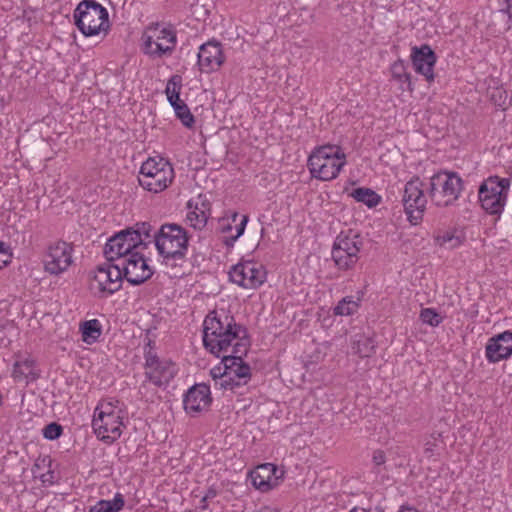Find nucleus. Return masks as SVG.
I'll list each match as a JSON object with an SVG mask.
<instances>
[{
    "mask_svg": "<svg viewBox=\"0 0 512 512\" xmlns=\"http://www.w3.org/2000/svg\"><path fill=\"white\" fill-rule=\"evenodd\" d=\"M500 13L506 14L512 21V0H500Z\"/></svg>",
    "mask_w": 512,
    "mask_h": 512,
    "instance_id": "obj_45",
    "label": "nucleus"
},
{
    "mask_svg": "<svg viewBox=\"0 0 512 512\" xmlns=\"http://www.w3.org/2000/svg\"><path fill=\"white\" fill-rule=\"evenodd\" d=\"M186 220L194 229L201 230L207 223V216L204 211H190L187 214Z\"/></svg>",
    "mask_w": 512,
    "mask_h": 512,
    "instance_id": "obj_38",
    "label": "nucleus"
},
{
    "mask_svg": "<svg viewBox=\"0 0 512 512\" xmlns=\"http://www.w3.org/2000/svg\"><path fill=\"white\" fill-rule=\"evenodd\" d=\"M238 217V213L234 212L231 218H221L218 226L219 231L224 234L229 233L232 230V223H236Z\"/></svg>",
    "mask_w": 512,
    "mask_h": 512,
    "instance_id": "obj_42",
    "label": "nucleus"
},
{
    "mask_svg": "<svg viewBox=\"0 0 512 512\" xmlns=\"http://www.w3.org/2000/svg\"><path fill=\"white\" fill-rule=\"evenodd\" d=\"M182 88V77L180 75H173L167 82L165 93L171 106L182 102L180 99V92Z\"/></svg>",
    "mask_w": 512,
    "mask_h": 512,
    "instance_id": "obj_32",
    "label": "nucleus"
},
{
    "mask_svg": "<svg viewBox=\"0 0 512 512\" xmlns=\"http://www.w3.org/2000/svg\"><path fill=\"white\" fill-rule=\"evenodd\" d=\"M216 495H217V491H216V489H215V488H209V489L207 490V492L205 493V495L202 497V499H201V501H200L201 505H200V507H199V508H200L201 510H206V509H208L207 501H208L209 499H213L214 497H216Z\"/></svg>",
    "mask_w": 512,
    "mask_h": 512,
    "instance_id": "obj_44",
    "label": "nucleus"
},
{
    "mask_svg": "<svg viewBox=\"0 0 512 512\" xmlns=\"http://www.w3.org/2000/svg\"><path fill=\"white\" fill-rule=\"evenodd\" d=\"M352 349L362 358L370 357L375 351V341L371 337L357 334L354 336Z\"/></svg>",
    "mask_w": 512,
    "mask_h": 512,
    "instance_id": "obj_29",
    "label": "nucleus"
},
{
    "mask_svg": "<svg viewBox=\"0 0 512 512\" xmlns=\"http://www.w3.org/2000/svg\"><path fill=\"white\" fill-rule=\"evenodd\" d=\"M238 343L248 345L247 329L224 309L210 311L203 322L204 347L216 357H222Z\"/></svg>",
    "mask_w": 512,
    "mask_h": 512,
    "instance_id": "obj_1",
    "label": "nucleus"
},
{
    "mask_svg": "<svg viewBox=\"0 0 512 512\" xmlns=\"http://www.w3.org/2000/svg\"><path fill=\"white\" fill-rule=\"evenodd\" d=\"M346 163V154L340 146L325 144L312 150L307 167L313 178L330 181L339 175Z\"/></svg>",
    "mask_w": 512,
    "mask_h": 512,
    "instance_id": "obj_3",
    "label": "nucleus"
},
{
    "mask_svg": "<svg viewBox=\"0 0 512 512\" xmlns=\"http://www.w3.org/2000/svg\"><path fill=\"white\" fill-rule=\"evenodd\" d=\"M12 261V254H1L0 253V269L7 266Z\"/></svg>",
    "mask_w": 512,
    "mask_h": 512,
    "instance_id": "obj_49",
    "label": "nucleus"
},
{
    "mask_svg": "<svg viewBox=\"0 0 512 512\" xmlns=\"http://www.w3.org/2000/svg\"><path fill=\"white\" fill-rule=\"evenodd\" d=\"M246 347V343L235 344L231 354L222 356V364L226 367V375L222 378V382H219L221 389L241 393L239 389L250 381L251 368L242 359Z\"/></svg>",
    "mask_w": 512,
    "mask_h": 512,
    "instance_id": "obj_5",
    "label": "nucleus"
},
{
    "mask_svg": "<svg viewBox=\"0 0 512 512\" xmlns=\"http://www.w3.org/2000/svg\"><path fill=\"white\" fill-rule=\"evenodd\" d=\"M37 477L40 478L43 485H52L54 484V472L49 468L46 473H41Z\"/></svg>",
    "mask_w": 512,
    "mask_h": 512,
    "instance_id": "obj_47",
    "label": "nucleus"
},
{
    "mask_svg": "<svg viewBox=\"0 0 512 512\" xmlns=\"http://www.w3.org/2000/svg\"><path fill=\"white\" fill-rule=\"evenodd\" d=\"M399 512H419L416 508L410 506H401Z\"/></svg>",
    "mask_w": 512,
    "mask_h": 512,
    "instance_id": "obj_51",
    "label": "nucleus"
},
{
    "mask_svg": "<svg viewBox=\"0 0 512 512\" xmlns=\"http://www.w3.org/2000/svg\"><path fill=\"white\" fill-rule=\"evenodd\" d=\"M144 358H145V369L149 366H152L155 362L160 360L157 353L154 351V342L147 338V343L144 348Z\"/></svg>",
    "mask_w": 512,
    "mask_h": 512,
    "instance_id": "obj_41",
    "label": "nucleus"
},
{
    "mask_svg": "<svg viewBox=\"0 0 512 512\" xmlns=\"http://www.w3.org/2000/svg\"><path fill=\"white\" fill-rule=\"evenodd\" d=\"M226 367L224 366V369L222 370L221 367H215L211 370V375L215 381V386H219V382H222V378H224V376L226 374Z\"/></svg>",
    "mask_w": 512,
    "mask_h": 512,
    "instance_id": "obj_46",
    "label": "nucleus"
},
{
    "mask_svg": "<svg viewBox=\"0 0 512 512\" xmlns=\"http://www.w3.org/2000/svg\"><path fill=\"white\" fill-rule=\"evenodd\" d=\"M12 376L18 382H32L40 377L39 370L37 369L36 361L30 357H19L14 365Z\"/></svg>",
    "mask_w": 512,
    "mask_h": 512,
    "instance_id": "obj_24",
    "label": "nucleus"
},
{
    "mask_svg": "<svg viewBox=\"0 0 512 512\" xmlns=\"http://www.w3.org/2000/svg\"><path fill=\"white\" fill-rule=\"evenodd\" d=\"M189 236L187 231L175 223H165L154 233V243L158 253H170L179 257L188 249Z\"/></svg>",
    "mask_w": 512,
    "mask_h": 512,
    "instance_id": "obj_11",
    "label": "nucleus"
},
{
    "mask_svg": "<svg viewBox=\"0 0 512 512\" xmlns=\"http://www.w3.org/2000/svg\"><path fill=\"white\" fill-rule=\"evenodd\" d=\"M463 180L456 172L440 171L429 181L428 194L438 207L453 205L461 195Z\"/></svg>",
    "mask_w": 512,
    "mask_h": 512,
    "instance_id": "obj_7",
    "label": "nucleus"
},
{
    "mask_svg": "<svg viewBox=\"0 0 512 512\" xmlns=\"http://www.w3.org/2000/svg\"><path fill=\"white\" fill-rule=\"evenodd\" d=\"M121 270L120 263L107 262V264L98 266L94 278L98 283L99 291L113 294L120 290L122 281L125 279Z\"/></svg>",
    "mask_w": 512,
    "mask_h": 512,
    "instance_id": "obj_17",
    "label": "nucleus"
},
{
    "mask_svg": "<svg viewBox=\"0 0 512 512\" xmlns=\"http://www.w3.org/2000/svg\"><path fill=\"white\" fill-rule=\"evenodd\" d=\"M391 74L394 79L400 82L401 89L403 91L408 90L412 91V82H411V76L409 73L406 72V67L404 64V61L398 60L394 62L391 66Z\"/></svg>",
    "mask_w": 512,
    "mask_h": 512,
    "instance_id": "obj_31",
    "label": "nucleus"
},
{
    "mask_svg": "<svg viewBox=\"0 0 512 512\" xmlns=\"http://www.w3.org/2000/svg\"><path fill=\"white\" fill-rule=\"evenodd\" d=\"M159 254L163 257V263L166 268L170 269V271H167L170 277L179 278L185 274L183 265L186 262V253L181 252L179 257H174V255L172 256L170 253Z\"/></svg>",
    "mask_w": 512,
    "mask_h": 512,
    "instance_id": "obj_26",
    "label": "nucleus"
},
{
    "mask_svg": "<svg viewBox=\"0 0 512 512\" xmlns=\"http://www.w3.org/2000/svg\"><path fill=\"white\" fill-rule=\"evenodd\" d=\"M230 280L246 289H256L266 280V271L252 261L237 263L229 271Z\"/></svg>",
    "mask_w": 512,
    "mask_h": 512,
    "instance_id": "obj_13",
    "label": "nucleus"
},
{
    "mask_svg": "<svg viewBox=\"0 0 512 512\" xmlns=\"http://www.w3.org/2000/svg\"><path fill=\"white\" fill-rule=\"evenodd\" d=\"M349 195L357 202L363 203L369 208L376 207L381 202V196L367 187L353 189Z\"/></svg>",
    "mask_w": 512,
    "mask_h": 512,
    "instance_id": "obj_27",
    "label": "nucleus"
},
{
    "mask_svg": "<svg viewBox=\"0 0 512 512\" xmlns=\"http://www.w3.org/2000/svg\"><path fill=\"white\" fill-rule=\"evenodd\" d=\"M350 512H365V511L363 509L358 510V509L354 508Z\"/></svg>",
    "mask_w": 512,
    "mask_h": 512,
    "instance_id": "obj_52",
    "label": "nucleus"
},
{
    "mask_svg": "<svg viewBox=\"0 0 512 512\" xmlns=\"http://www.w3.org/2000/svg\"><path fill=\"white\" fill-rule=\"evenodd\" d=\"M140 49L150 59H161L173 54L177 46V31L173 24L151 22L143 30Z\"/></svg>",
    "mask_w": 512,
    "mask_h": 512,
    "instance_id": "obj_2",
    "label": "nucleus"
},
{
    "mask_svg": "<svg viewBox=\"0 0 512 512\" xmlns=\"http://www.w3.org/2000/svg\"><path fill=\"white\" fill-rule=\"evenodd\" d=\"M175 363L168 359H160L145 369V377L154 385H167L176 375Z\"/></svg>",
    "mask_w": 512,
    "mask_h": 512,
    "instance_id": "obj_23",
    "label": "nucleus"
},
{
    "mask_svg": "<svg viewBox=\"0 0 512 512\" xmlns=\"http://www.w3.org/2000/svg\"><path fill=\"white\" fill-rule=\"evenodd\" d=\"M363 246L361 236L352 231H341L332 246V260L339 270L352 269L359 260V252Z\"/></svg>",
    "mask_w": 512,
    "mask_h": 512,
    "instance_id": "obj_9",
    "label": "nucleus"
},
{
    "mask_svg": "<svg viewBox=\"0 0 512 512\" xmlns=\"http://www.w3.org/2000/svg\"><path fill=\"white\" fill-rule=\"evenodd\" d=\"M359 302L354 300L352 296L344 297L334 307V314L341 316H350L357 312Z\"/></svg>",
    "mask_w": 512,
    "mask_h": 512,
    "instance_id": "obj_33",
    "label": "nucleus"
},
{
    "mask_svg": "<svg viewBox=\"0 0 512 512\" xmlns=\"http://www.w3.org/2000/svg\"><path fill=\"white\" fill-rule=\"evenodd\" d=\"M420 319L424 324L432 327H437L443 320L433 308H423L420 312Z\"/></svg>",
    "mask_w": 512,
    "mask_h": 512,
    "instance_id": "obj_37",
    "label": "nucleus"
},
{
    "mask_svg": "<svg viewBox=\"0 0 512 512\" xmlns=\"http://www.w3.org/2000/svg\"><path fill=\"white\" fill-rule=\"evenodd\" d=\"M510 179L490 176L479 187L478 196L482 208L489 214H500L507 200Z\"/></svg>",
    "mask_w": 512,
    "mask_h": 512,
    "instance_id": "obj_10",
    "label": "nucleus"
},
{
    "mask_svg": "<svg viewBox=\"0 0 512 512\" xmlns=\"http://www.w3.org/2000/svg\"><path fill=\"white\" fill-rule=\"evenodd\" d=\"M63 433V427L57 422H51L43 428V436L48 440H56Z\"/></svg>",
    "mask_w": 512,
    "mask_h": 512,
    "instance_id": "obj_40",
    "label": "nucleus"
},
{
    "mask_svg": "<svg viewBox=\"0 0 512 512\" xmlns=\"http://www.w3.org/2000/svg\"><path fill=\"white\" fill-rule=\"evenodd\" d=\"M73 17L75 25L85 36H94L109 28L108 11L95 0L81 1Z\"/></svg>",
    "mask_w": 512,
    "mask_h": 512,
    "instance_id": "obj_6",
    "label": "nucleus"
},
{
    "mask_svg": "<svg viewBox=\"0 0 512 512\" xmlns=\"http://www.w3.org/2000/svg\"><path fill=\"white\" fill-rule=\"evenodd\" d=\"M248 216L247 215H242L241 216V219H240V222L235 224V230H236V233L234 235H231V236H225L223 239H222V243L227 247V248H232L235 244V242L237 241V239L243 235L244 231H245V228H246V225L248 223Z\"/></svg>",
    "mask_w": 512,
    "mask_h": 512,
    "instance_id": "obj_36",
    "label": "nucleus"
},
{
    "mask_svg": "<svg viewBox=\"0 0 512 512\" xmlns=\"http://www.w3.org/2000/svg\"><path fill=\"white\" fill-rule=\"evenodd\" d=\"M386 457L383 451L377 450L373 454V462L375 465L380 466L385 463Z\"/></svg>",
    "mask_w": 512,
    "mask_h": 512,
    "instance_id": "obj_48",
    "label": "nucleus"
},
{
    "mask_svg": "<svg viewBox=\"0 0 512 512\" xmlns=\"http://www.w3.org/2000/svg\"><path fill=\"white\" fill-rule=\"evenodd\" d=\"M197 57L199 69L205 73L215 71L224 62L221 44L216 41H208L202 44Z\"/></svg>",
    "mask_w": 512,
    "mask_h": 512,
    "instance_id": "obj_19",
    "label": "nucleus"
},
{
    "mask_svg": "<svg viewBox=\"0 0 512 512\" xmlns=\"http://www.w3.org/2000/svg\"><path fill=\"white\" fill-rule=\"evenodd\" d=\"M129 230V236L132 238L136 248L142 246L144 249L154 242V234H152V226L148 222H139L132 227L126 228Z\"/></svg>",
    "mask_w": 512,
    "mask_h": 512,
    "instance_id": "obj_25",
    "label": "nucleus"
},
{
    "mask_svg": "<svg viewBox=\"0 0 512 512\" xmlns=\"http://www.w3.org/2000/svg\"><path fill=\"white\" fill-rule=\"evenodd\" d=\"M435 241L439 246L446 247L448 249L456 248L461 244L460 237L456 236L454 232L451 231L439 233L435 237Z\"/></svg>",
    "mask_w": 512,
    "mask_h": 512,
    "instance_id": "obj_35",
    "label": "nucleus"
},
{
    "mask_svg": "<svg viewBox=\"0 0 512 512\" xmlns=\"http://www.w3.org/2000/svg\"><path fill=\"white\" fill-rule=\"evenodd\" d=\"M441 439V433L434 432L424 444V453L427 457H432L437 452L438 442Z\"/></svg>",
    "mask_w": 512,
    "mask_h": 512,
    "instance_id": "obj_39",
    "label": "nucleus"
},
{
    "mask_svg": "<svg viewBox=\"0 0 512 512\" xmlns=\"http://www.w3.org/2000/svg\"><path fill=\"white\" fill-rule=\"evenodd\" d=\"M121 414L111 402H102L96 407L92 428L98 439L111 444L120 438L124 426Z\"/></svg>",
    "mask_w": 512,
    "mask_h": 512,
    "instance_id": "obj_8",
    "label": "nucleus"
},
{
    "mask_svg": "<svg viewBox=\"0 0 512 512\" xmlns=\"http://www.w3.org/2000/svg\"><path fill=\"white\" fill-rule=\"evenodd\" d=\"M485 355L490 363H497L512 355V332L505 331L488 340Z\"/></svg>",
    "mask_w": 512,
    "mask_h": 512,
    "instance_id": "obj_22",
    "label": "nucleus"
},
{
    "mask_svg": "<svg viewBox=\"0 0 512 512\" xmlns=\"http://www.w3.org/2000/svg\"><path fill=\"white\" fill-rule=\"evenodd\" d=\"M283 472L272 463L259 465L250 473L251 482L255 488L262 492H267L279 485V479Z\"/></svg>",
    "mask_w": 512,
    "mask_h": 512,
    "instance_id": "obj_20",
    "label": "nucleus"
},
{
    "mask_svg": "<svg viewBox=\"0 0 512 512\" xmlns=\"http://www.w3.org/2000/svg\"><path fill=\"white\" fill-rule=\"evenodd\" d=\"M211 401L210 387L204 383L195 384L185 393L183 406L188 414L194 416L208 409Z\"/></svg>",
    "mask_w": 512,
    "mask_h": 512,
    "instance_id": "obj_18",
    "label": "nucleus"
},
{
    "mask_svg": "<svg viewBox=\"0 0 512 512\" xmlns=\"http://www.w3.org/2000/svg\"><path fill=\"white\" fill-rule=\"evenodd\" d=\"M0 253L1 254H12L10 247L3 241H0Z\"/></svg>",
    "mask_w": 512,
    "mask_h": 512,
    "instance_id": "obj_50",
    "label": "nucleus"
},
{
    "mask_svg": "<svg viewBox=\"0 0 512 512\" xmlns=\"http://www.w3.org/2000/svg\"><path fill=\"white\" fill-rule=\"evenodd\" d=\"M402 203L410 223L413 225L418 224L423 218L427 205L423 182L419 177H414L405 184Z\"/></svg>",
    "mask_w": 512,
    "mask_h": 512,
    "instance_id": "obj_12",
    "label": "nucleus"
},
{
    "mask_svg": "<svg viewBox=\"0 0 512 512\" xmlns=\"http://www.w3.org/2000/svg\"><path fill=\"white\" fill-rule=\"evenodd\" d=\"M80 330L82 340L87 344L95 343L101 336V324L97 319L85 321L81 324Z\"/></svg>",
    "mask_w": 512,
    "mask_h": 512,
    "instance_id": "obj_30",
    "label": "nucleus"
},
{
    "mask_svg": "<svg viewBox=\"0 0 512 512\" xmlns=\"http://www.w3.org/2000/svg\"><path fill=\"white\" fill-rule=\"evenodd\" d=\"M119 263L125 279L131 285H141L153 275L152 268L148 265L144 255L139 252L128 255L126 259Z\"/></svg>",
    "mask_w": 512,
    "mask_h": 512,
    "instance_id": "obj_14",
    "label": "nucleus"
},
{
    "mask_svg": "<svg viewBox=\"0 0 512 512\" xmlns=\"http://www.w3.org/2000/svg\"><path fill=\"white\" fill-rule=\"evenodd\" d=\"M125 505L124 496L116 493L112 500H99L88 512H119Z\"/></svg>",
    "mask_w": 512,
    "mask_h": 512,
    "instance_id": "obj_28",
    "label": "nucleus"
},
{
    "mask_svg": "<svg viewBox=\"0 0 512 512\" xmlns=\"http://www.w3.org/2000/svg\"><path fill=\"white\" fill-rule=\"evenodd\" d=\"M411 60L417 73L422 74L429 82L434 80L433 69L436 63V55L429 45L414 46Z\"/></svg>",
    "mask_w": 512,
    "mask_h": 512,
    "instance_id": "obj_21",
    "label": "nucleus"
},
{
    "mask_svg": "<svg viewBox=\"0 0 512 512\" xmlns=\"http://www.w3.org/2000/svg\"><path fill=\"white\" fill-rule=\"evenodd\" d=\"M174 178L172 164L162 157H149L142 163L137 176L139 185L154 194L166 190Z\"/></svg>",
    "mask_w": 512,
    "mask_h": 512,
    "instance_id": "obj_4",
    "label": "nucleus"
},
{
    "mask_svg": "<svg viewBox=\"0 0 512 512\" xmlns=\"http://www.w3.org/2000/svg\"><path fill=\"white\" fill-rule=\"evenodd\" d=\"M46 466H48V467L51 466V459L46 458V457L42 458V459H37L32 467V472H33L34 476L37 477L40 474L39 473L40 470Z\"/></svg>",
    "mask_w": 512,
    "mask_h": 512,
    "instance_id": "obj_43",
    "label": "nucleus"
},
{
    "mask_svg": "<svg viewBox=\"0 0 512 512\" xmlns=\"http://www.w3.org/2000/svg\"><path fill=\"white\" fill-rule=\"evenodd\" d=\"M173 109L175 111L177 118H179L181 120L182 124L185 127L191 128L194 125V123H195L194 116L184 101H182L179 104L174 105Z\"/></svg>",
    "mask_w": 512,
    "mask_h": 512,
    "instance_id": "obj_34",
    "label": "nucleus"
},
{
    "mask_svg": "<svg viewBox=\"0 0 512 512\" xmlns=\"http://www.w3.org/2000/svg\"><path fill=\"white\" fill-rule=\"evenodd\" d=\"M136 246L129 236V230H121L110 237L104 247L107 262L119 263L134 253Z\"/></svg>",
    "mask_w": 512,
    "mask_h": 512,
    "instance_id": "obj_16",
    "label": "nucleus"
},
{
    "mask_svg": "<svg viewBox=\"0 0 512 512\" xmlns=\"http://www.w3.org/2000/svg\"><path fill=\"white\" fill-rule=\"evenodd\" d=\"M72 263V246L65 241L51 245L44 259L45 271L51 275H59L66 271Z\"/></svg>",
    "mask_w": 512,
    "mask_h": 512,
    "instance_id": "obj_15",
    "label": "nucleus"
}]
</instances>
